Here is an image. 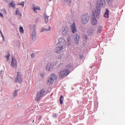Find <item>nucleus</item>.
Segmentation results:
<instances>
[{
	"instance_id": "nucleus-1",
	"label": "nucleus",
	"mask_w": 125,
	"mask_h": 125,
	"mask_svg": "<svg viewBox=\"0 0 125 125\" xmlns=\"http://www.w3.org/2000/svg\"><path fill=\"white\" fill-rule=\"evenodd\" d=\"M105 5V0H98L97 1V7L95 9V12H93V15L96 17L99 16L101 13V7H103Z\"/></svg>"
},
{
	"instance_id": "nucleus-2",
	"label": "nucleus",
	"mask_w": 125,
	"mask_h": 125,
	"mask_svg": "<svg viewBox=\"0 0 125 125\" xmlns=\"http://www.w3.org/2000/svg\"><path fill=\"white\" fill-rule=\"evenodd\" d=\"M90 19L88 14L85 13L82 16V22L83 24H86L89 21Z\"/></svg>"
},
{
	"instance_id": "nucleus-3",
	"label": "nucleus",
	"mask_w": 125,
	"mask_h": 125,
	"mask_svg": "<svg viewBox=\"0 0 125 125\" xmlns=\"http://www.w3.org/2000/svg\"><path fill=\"white\" fill-rule=\"evenodd\" d=\"M69 74V71L66 70H61L59 74V77L61 79H62L67 76Z\"/></svg>"
},
{
	"instance_id": "nucleus-4",
	"label": "nucleus",
	"mask_w": 125,
	"mask_h": 125,
	"mask_svg": "<svg viewBox=\"0 0 125 125\" xmlns=\"http://www.w3.org/2000/svg\"><path fill=\"white\" fill-rule=\"evenodd\" d=\"M57 79V76L55 74H51L47 82L48 84H51L53 83L54 81Z\"/></svg>"
},
{
	"instance_id": "nucleus-5",
	"label": "nucleus",
	"mask_w": 125,
	"mask_h": 125,
	"mask_svg": "<svg viewBox=\"0 0 125 125\" xmlns=\"http://www.w3.org/2000/svg\"><path fill=\"white\" fill-rule=\"evenodd\" d=\"M15 83H18L20 84L22 83V78H21V72H18L17 77L15 79Z\"/></svg>"
},
{
	"instance_id": "nucleus-6",
	"label": "nucleus",
	"mask_w": 125,
	"mask_h": 125,
	"mask_svg": "<svg viewBox=\"0 0 125 125\" xmlns=\"http://www.w3.org/2000/svg\"><path fill=\"white\" fill-rule=\"evenodd\" d=\"M65 48L59 44H57L56 47L55 49V51L56 53H61V52H62L63 51V49Z\"/></svg>"
},
{
	"instance_id": "nucleus-7",
	"label": "nucleus",
	"mask_w": 125,
	"mask_h": 125,
	"mask_svg": "<svg viewBox=\"0 0 125 125\" xmlns=\"http://www.w3.org/2000/svg\"><path fill=\"white\" fill-rule=\"evenodd\" d=\"M66 43V42L65 40L63 38H60L59 39V42L57 43V44L65 48Z\"/></svg>"
},
{
	"instance_id": "nucleus-8",
	"label": "nucleus",
	"mask_w": 125,
	"mask_h": 125,
	"mask_svg": "<svg viewBox=\"0 0 125 125\" xmlns=\"http://www.w3.org/2000/svg\"><path fill=\"white\" fill-rule=\"evenodd\" d=\"M12 60L11 62V66L13 68L17 67V62L16 59H14L13 56H11Z\"/></svg>"
},
{
	"instance_id": "nucleus-9",
	"label": "nucleus",
	"mask_w": 125,
	"mask_h": 125,
	"mask_svg": "<svg viewBox=\"0 0 125 125\" xmlns=\"http://www.w3.org/2000/svg\"><path fill=\"white\" fill-rule=\"evenodd\" d=\"M69 29L67 27L64 26L62 28V34L63 35H67L68 33Z\"/></svg>"
},
{
	"instance_id": "nucleus-10",
	"label": "nucleus",
	"mask_w": 125,
	"mask_h": 125,
	"mask_svg": "<svg viewBox=\"0 0 125 125\" xmlns=\"http://www.w3.org/2000/svg\"><path fill=\"white\" fill-rule=\"evenodd\" d=\"M74 37L75 43L76 44H78L80 39V36L78 34H76L74 35Z\"/></svg>"
},
{
	"instance_id": "nucleus-11",
	"label": "nucleus",
	"mask_w": 125,
	"mask_h": 125,
	"mask_svg": "<svg viewBox=\"0 0 125 125\" xmlns=\"http://www.w3.org/2000/svg\"><path fill=\"white\" fill-rule=\"evenodd\" d=\"M72 65H73V64L72 63H69L68 64H67L65 66L64 69L66 71H69V73H70V70Z\"/></svg>"
},
{
	"instance_id": "nucleus-12",
	"label": "nucleus",
	"mask_w": 125,
	"mask_h": 125,
	"mask_svg": "<svg viewBox=\"0 0 125 125\" xmlns=\"http://www.w3.org/2000/svg\"><path fill=\"white\" fill-rule=\"evenodd\" d=\"M71 30L72 33L74 34L77 32V28L75 23H73V24L71 25Z\"/></svg>"
},
{
	"instance_id": "nucleus-13",
	"label": "nucleus",
	"mask_w": 125,
	"mask_h": 125,
	"mask_svg": "<svg viewBox=\"0 0 125 125\" xmlns=\"http://www.w3.org/2000/svg\"><path fill=\"white\" fill-rule=\"evenodd\" d=\"M93 16H94V17L93 18V19H92L91 22H92V24L95 25L97 23V21L95 17V16H96V15H94L93 14Z\"/></svg>"
},
{
	"instance_id": "nucleus-14",
	"label": "nucleus",
	"mask_w": 125,
	"mask_h": 125,
	"mask_svg": "<svg viewBox=\"0 0 125 125\" xmlns=\"http://www.w3.org/2000/svg\"><path fill=\"white\" fill-rule=\"evenodd\" d=\"M46 70H48L49 71H51L53 70V68H52V65H51V63H48L46 67Z\"/></svg>"
},
{
	"instance_id": "nucleus-15",
	"label": "nucleus",
	"mask_w": 125,
	"mask_h": 125,
	"mask_svg": "<svg viewBox=\"0 0 125 125\" xmlns=\"http://www.w3.org/2000/svg\"><path fill=\"white\" fill-rule=\"evenodd\" d=\"M45 92V90H44L43 89H42L39 91L38 94L41 95V96L42 97L44 95Z\"/></svg>"
},
{
	"instance_id": "nucleus-16",
	"label": "nucleus",
	"mask_w": 125,
	"mask_h": 125,
	"mask_svg": "<svg viewBox=\"0 0 125 125\" xmlns=\"http://www.w3.org/2000/svg\"><path fill=\"white\" fill-rule=\"evenodd\" d=\"M104 17H105L106 18H109V10H108V9H105V12L104 14Z\"/></svg>"
},
{
	"instance_id": "nucleus-17",
	"label": "nucleus",
	"mask_w": 125,
	"mask_h": 125,
	"mask_svg": "<svg viewBox=\"0 0 125 125\" xmlns=\"http://www.w3.org/2000/svg\"><path fill=\"white\" fill-rule=\"evenodd\" d=\"M33 11L35 12V13H37V10H41V9L40 8V7H39V6H37V7H34L33 8H32Z\"/></svg>"
},
{
	"instance_id": "nucleus-18",
	"label": "nucleus",
	"mask_w": 125,
	"mask_h": 125,
	"mask_svg": "<svg viewBox=\"0 0 125 125\" xmlns=\"http://www.w3.org/2000/svg\"><path fill=\"white\" fill-rule=\"evenodd\" d=\"M41 97H42L41 95H40L38 93L37 94L36 97H35V101H39L40 100Z\"/></svg>"
},
{
	"instance_id": "nucleus-19",
	"label": "nucleus",
	"mask_w": 125,
	"mask_h": 125,
	"mask_svg": "<svg viewBox=\"0 0 125 125\" xmlns=\"http://www.w3.org/2000/svg\"><path fill=\"white\" fill-rule=\"evenodd\" d=\"M58 59L61 60H65V56L63 54H61L59 56Z\"/></svg>"
},
{
	"instance_id": "nucleus-20",
	"label": "nucleus",
	"mask_w": 125,
	"mask_h": 125,
	"mask_svg": "<svg viewBox=\"0 0 125 125\" xmlns=\"http://www.w3.org/2000/svg\"><path fill=\"white\" fill-rule=\"evenodd\" d=\"M50 30H51V27L49 26L48 29L44 28H42L41 30V32H43L44 31H50Z\"/></svg>"
},
{
	"instance_id": "nucleus-21",
	"label": "nucleus",
	"mask_w": 125,
	"mask_h": 125,
	"mask_svg": "<svg viewBox=\"0 0 125 125\" xmlns=\"http://www.w3.org/2000/svg\"><path fill=\"white\" fill-rule=\"evenodd\" d=\"M9 5H11V6L13 8H15L16 7V4L15 3V1H12L11 3H10L9 4Z\"/></svg>"
},
{
	"instance_id": "nucleus-22",
	"label": "nucleus",
	"mask_w": 125,
	"mask_h": 125,
	"mask_svg": "<svg viewBox=\"0 0 125 125\" xmlns=\"http://www.w3.org/2000/svg\"><path fill=\"white\" fill-rule=\"evenodd\" d=\"M36 38V32H34L33 33L32 35V39L35 40Z\"/></svg>"
},
{
	"instance_id": "nucleus-23",
	"label": "nucleus",
	"mask_w": 125,
	"mask_h": 125,
	"mask_svg": "<svg viewBox=\"0 0 125 125\" xmlns=\"http://www.w3.org/2000/svg\"><path fill=\"white\" fill-rule=\"evenodd\" d=\"M43 16L45 20V22L46 23L48 21V16L46 14H44Z\"/></svg>"
},
{
	"instance_id": "nucleus-24",
	"label": "nucleus",
	"mask_w": 125,
	"mask_h": 125,
	"mask_svg": "<svg viewBox=\"0 0 125 125\" xmlns=\"http://www.w3.org/2000/svg\"><path fill=\"white\" fill-rule=\"evenodd\" d=\"M16 15H18L20 17H21L22 16V14L19 12V10H16Z\"/></svg>"
},
{
	"instance_id": "nucleus-25",
	"label": "nucleus",
	"mask_w": 125,
	"mask_h": 125,
	"mask_svg": "<svg viewBox=\"0 0 125 125\" xmlns=\"http://www.w3.org/2000/svg\"><path fill=\"white\" fill-rule=\"evenodd\" d=\"M18 94V91L17 90H15L13 92V97H16Z\"/></svg>"
},
{
	"instance_id": "nucleus-26",
	"label": "nucleus",
	"mask_w": 125,
	"mask_h": 125,
	"mask_svg": "<svg viewBox=\"0 0 125 125\" xmlns=\"http://www.w3.org/2000/svg\"><path fill=\"white\" fill-rule=\"evenodd\" d=\"M19 30H20V32L22 33V34H23L24 33V29H23V27H19Z\"/></svg>"
},
{
	"instance_id": "nucleus-27",
	"label": "nucleus",
	"mask_w": 125,
	"mask_h": 125,
	"mask_svg": "<svg viewBox=\"0 0 125 125\" xmlns=\"http://www.w3.org/2000/svg\"><path fill=\"white\" fill-rule=\"evenodd\" d=\"M63 96H61L60 99V103L62 105L63 104Z\"/></svg>"
},
{
	"instance_id": "nucleus-28",
	"label": "nucleus",
	"mask_w": 125,
	"mask_h": 125,
	"mask_svg": "<svg viewBox=\"0 0 125 125\" xmlns=\"http://www.w3.org/2000/svg\"><path fill=\"white\" fill-rule=\"evenodd\" d=\"M10 57V54L9 53H8V54L6 56V58H7V62L9 61Z\"/></svg>"
},
{
	"instance_id": "nucleus-29",
	"label": "nucleus",
	"mask_w": 125,
	"mask_h": 125,
	"mask_svg": "<svg viewBox=\"0 0 125 125\" xmlns=\"http://www.w3.org/2000/svg\"><path fill=\"white\" fill-rule=\"evenodd\" d=\"M64 63H61L59 65L58 67L60 68H62V67H64Z\"/></svg>"
},
{
	"instance_id": "nucleus-30",
	"label": "nucleus",
	"mask_w": 125,
	"mask_h": 125,
	"mask_svg": "<svg viewBox=\"0 0 125 125\" xmlns=\"http://www.w3.org/2000/svg\"><path fill=\"white\" fill-rule=\"evenodd\" d=\"M87 33L88 35H91L93 33L92 30H89L87 32Z\"/></svg>"
},
{
	"instance_id": "nucleus-31",
	"label": "nucleus",
	"mask_w": 125,
	"mask_h": 125,
	"mask_svg": "<svg viewBox=\"0 0 125 125\" xmlns=\"http://www.w3.org/2000/svg\"><path fill=\"white\" fill-rule=\"evenodd\" d=\"M1 12H2V14H6V11L5 9H2Z\"/></svg>"
},
{
	"instance_id": "nucleus-32",
	"label": "nucleus",
	"mask_w": 125,
	"mask_h": 125,
	"mask_svg": "<svg viewBox=\"0 0 125 125\" xmlns=\"http://www.w3.org/2000/svg\"><path fill=\"white\" fill-rule=\"evenodd\" d=\"M102 29V27L99 26L98 28V30H97V31L98 32V33H100V31H101Z\"/></svg>"
},
{
	"instance_id": "nucleus-33",
	"label": "nucleus",
	"mask_w": 125,
	"mask_h": 125,
	"mask_svg": "<svg viewBox=\"0 0 125 125\" xmlns=\"http://www.w3.org/2000/svg\"><path fill=\"white\" fill-rule=\"evenodd\" d=\"M18 5H22V6H24V1H22V2H21V3H19L18 4Z\"/></svg>"
},
{
	"instance_id": "nucleus-34",
	"label": "nucleus",
	"mask_w": 125,
	"mask_h": 125,
	"mask_svg": "<svg viewBox=\"0 0 125 125\" xmlns=\"http://www.w3.org/2000/svg\"><path fill=\"white\" fill-rule=\"evenodd\" d=\"M0 33L1 34L2 38H3V40H4V41L5 40L4 37L1 31H0Z\"/></svg>"
},
{
	"instance_id": "nucleus-35",
	"label": "nucleus",
	"mask_w": 125,
	"mask_h": 125,
	"mask_svg": "<svg viewBox=\"0 0 125 125\" xmlns=\"http://www.w3.org/2000/svg\"><path fill=\"white\" fill-rule=\"evenodd\" d=\"M35 54L34 53H32L31 54V58L34 59L35 58Z\"/></svg>"
},
{
	"instance_id": "nucleus-36",
	"label": "nucleus",
	"mask_w": 125,
	"mask_h": 125,
	"mask_svg": "<svg viewBox=\"0 0 125 125\" xmlns=\"http://www.w3.org/2000/svg\"><path fill=\"white\" fill-rule=\"evenodd\" d=\"M113 0H106V1L107 3H110V2L112 1Z\"/></svg>"
},
{
	"instance_id": "nucleus-37",
	"label": "nucleus",
	"mask_w": 125,
	"mask_h": 125,
	"mask_svg": "<svg viewBox=\"0 0 125 125\" xmlns=\"http://www.w3.org/2000/svg\"><path fill=\"white\" fill-rule=\"evenodd\" d=\"M65 1H66L67 3H71L70 0H65Z\"/></svg>"
},
{
	"instance_id": "nucleus-38",
	"label": "nucleus",
	"mask_w": 125,
	"mask_h": 125,
	"mask_svg": "<svg viewBox=\"0 0 125 125\" xmlns=\"http://www.w3.org/2000/svg\"><path fill=\"white\" fill-rule=\"evenodd\" d=\"M80 59H81V60L83 59V55H80Z\"/></svg>"
},
{
	"instance_id": "nucleus-39",
	"label": "nucleus",
	"mask_w": 125,
	"mask_h": 125,
	"mask_svg": "<svg viewBox=\"0 0 125 125\" xmlns=\"http://www.w3.org/2000/svg\"><path fill=\"white\" fill-rule=\"evenodd\" d=\"M42 118V116H39L38 120H41Z\"/></svg>"
},
{
	"instance_id": "nucleus-40",
	"label": "nucleus",
	"mask_w": 125,
	"mask_h": 125,
	"mask_svg": "<svg viewBox=\"0 0 125 125\" xmlns=\"http://www.w3.org/2000/svg\"><path fill=\"white\" fill-rule=\"evenodd\" d=\"M0 16H1L2 18L3 17V15L1 13H0Z\"/></svg>"
},
{
	"instance_id": "nucleus-41",
	"label": "nucleus",
	"mask_w": 125,
	"mask_h": 125,
	"mask_svg": "<svg viewBox=\"0 0 125 125\" xmlns=\"http://www.w3.org/2000/svg\"><path fill=\"white\" fill-rule=\"evenodd\" d=\"M35 26H36V25H34V27H35Z\"/></svg>"
},
{
	"instance_id": "nucleus-42",
	"label": "nucleus",
	"mask_w": 125,
	"mask_h": 125,
	"mask_svg": "<svg viewBox=\"0 0 125 125\" xmlns=\"http://www.w3.org/2000/svg\"><path fill=\"white\" fill-rule=\"evenodd\" d=\"M34 122H35V121H34V120H33V121H32V123H34Z\"/></svg>"
}]
</instances>
